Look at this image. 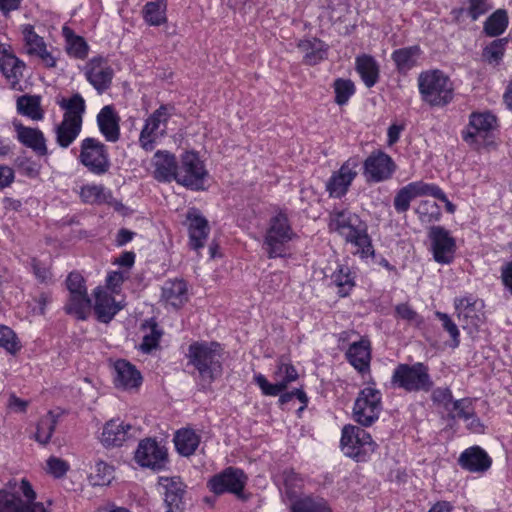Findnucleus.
Wrapping results in <instances>:
<instances>
[{"mask_svg":"<svg viewBox=\"0 0 512 512\" xmlns=\"http://www.w3.org/2000/svg\"><path fill=\"white\" fill-rule=\"evenodd\" d=\"M328 228L337 233L347 243L358 248L362 256L374 254L371 239L368 235L367 224L360 216L348 208H334L329 213Z\"/></svg>","mask_w":512,"mask_h":512,"instance_id":"nucleus-1","label":"nucleus"},{"mask_svg":"<svg viewBox=\"0 0 512 512\" xmlns=\"http://www.w3.org/2000/svg\"><path fill=\"white\" fill-rule=\"evenodd\" d=\"M187 357L189 364L198 371L200 385L208 388L222 375V349L216 342H194L189 346Z\"/></svg>","mask_w":512,"mask_h":512,"instance_id":"nucleus-2","label":"nucleus"},{"mask_svg":"<svg viewBox=\"0 0 512 512\" xmlns=\"http://www.w3.org/2000/svg\"><path fill=\"white\" fill-rule=\"evenodd\" d=\"M16 486L9 482L0 489V512H46L44 504L36 501V493L26 479Z\"/></svg>","mask_w":512,"mask_h":512,"instance_id":"nucleus-3","label":"nucleus"},{"mask_svg":"<svg viewBox=\"0 0 512 512\" xmlns=\"http://www.w3.org/2000/svg\"><path fill=\"white\" fill-rule=\"evenodd\" d=\"M419 92L423 101L431 106L443 107L453 99V85L439 70L426 71L418 77Z\"/></svg>","mask_w":512,"mask_h":512,"instance_id":"nucleus-4","label":"nucleus"},{"mask_svg":"<svg viewBox=\"0 0 512 512\" xmlns=\"http://www.w3.org/2000/svg\"><path fill=\"white\" fill-rule=\"evenodd\" d=\"M287 215L279 212L269 220L264 236L263 248L268 258L284 257L288 244L296 237Z\"/></svg>","mask_w":512,"mask_h":512,"instance_id":"nucleus-5","label":"nucleus"},{"mask_svg":"<svg viewBox=\"0 0 512 512\" xmlns=\"http://www.w3.org/2000/svg\"><path fill=\"white\" fill-rule=\"evenodd\" d=\"M395 387L407 392H428L433 387V381L429 374V368L422 362L399 364L391 378Z\"/></svg>","mask_w":512,"mask_h":512,"instance_id":"nucleus-6","label":"nucleus"},{"mask_svg":"<svg viewBox=\"0 0 512 512\" xmlns=\"http://www.w3.org/2000/svg\"><path fill=\"white\" fill-rule=\"evenodd\" d=\"M341 448L345 455L360 462L375 451L376 443L364 429L349 424L342 429Z\"/></svg>","mask_w":512,"mask_h":512,"instance_id":"nucleus-7","label":"nucleus"},{"mask_svg":"<svg viewBox=\"0 0 512 512\" xmlns=\"http://www.w3.org/2000/svg\"><path fill=\"white\" fill-rule=\"evenodd\" d=\"M78 160L95 175L107 173L111 166L107 146L93 137H87L81 141Z\"/></svg>","mask_w":512,"mask_h":512,"instance_id":"nucleus-8","label":"nucleus"},{"mask_svg":"<svg viewBox=\"0 0 512 512\" xmlns=\"http://www.w3.org/2000/svg\"><path fill=\"white\" fill-rule=\"evenodd\" d=\"M66 287L69 291L66 313L78 320H86L91 313L92 304L83 276L78 272H71L66 279Z\"/></svg>","mask_w":512,"mask_h":512,"instance_id":"nucleus-9","label":"nucleus"},{"mask_svg":"<svg viewBox=\"0 0 512 512\" xmlns=\"http://www.w3.org/2000/svg\"><path fill=\"white\" fill-rule=\"evenodd\" d=\"M382 411V394L375 387L362 389L355 400L353 418L362 426L369 427L378 420Z\"/></svg>","mask_w":512,"mask_h":512,"instance_id":"nucleus-10","label":"nucleus"},{"mask_svg":"<svg viewBox=\"0 0 512 512\" xmlns=\"http://www.w3.org/2000/svg\"><path fill=\"white\" fill-rule=\"evenodd\" d=\"M496 121V117L489 112L472 113L468 126L462 132L463 140L476 149L490 144V135L496 127Z\"/></svg>","mask_w":512,"mask_h":512,"instance_id":"nucleus-11","label":"nucleus"},{"mask_svg":"<svg viewBox=\"0 0 512 512\" xmlns=\"http://www.w3.org/2000/svg\"><path fill=\"white\" fill-rule=\"evenodd\" d=\"M208 173L203 162L195 152H185L178 167L177 183L192 190H203Z\"/></svg>","mask_w":512,"mask_h":512,"instance_id":"nucleus-12","label":"nucleus"},{"mask_svg":"<svg viewBox=\"0 0 512 512\" xmlns=\"http://www.w3.org/2000/svg\"><path fill=\"white\" fill-rule=\"evenodd\" d=\"M248 477L243 470L227 467L219 474L214 475L208 482V487L215 494L232 493L241 500H246L243 490Z\"/></svg>","mask_w":512,"mask_h":512,"instance_id":"nucleus-13","label":"nucleus"},{"mask_svg":"<svg viewBox=\"0 0 512 512\" xmlns=\"http://www.w3.org/2000/svg\"><path fill=\"white\" fill-rule=\"evenodd\" d=\"M169 118L167 106L161 105L145 120L139 136V145L142 149L149 152L155 148L157 140L166 135Z\"/></svg>","mask_w":512,"mask_h":512,"instance_id":"nucleus-14","label":"nucleus"},{"mask_svg":"<svg viewBox=\"0 0 512 512\" xmlns=\"http://www.w3.org/2000/svg\"><path fill=\"white\" fill-rule=\"evenodd\" d=\"M297 378L298 372L295 367L291 363L280 359L273 373L274 383H270L262 374H256L254 381L264 395L277 396L287 388L289 383L297 380Z\"/></svg>","mask_w":512,"mask_h":512,"instance_id":"nucleus-15","label":"nucleus"},{"mask_svg":"<svg viewBox=\"0 0 512 512\" xmlns=\"http://www.w3.org/2000/svg\"><path fill=\"white\" fill-rule=\"evenodd\" d=\"M454 304L462 328L470 334L478 331L485 321L483 301L469 296L455 299Z\"/></svg>","mask_w":512,"mask_h":512,"instance_id":"nucleus-16","label":"nucleus"},{"mask_svg":"<svg viewBox=\"0 0 512 512\" xmlns=\"http://www.w3.org/2000/svg\"><path fill=\"white\" fill-rule=\"evenodd\" d=\"M428 237L435 261L440 264L451 263L456 251V242L449 231L442 226H432Z\"/></svg>","mask_w":512,"mask_h":512,"instance_id":"nucleus-17","label":"nucleus"},{"mask_svg":"<svg viewBox=\"0 0 512 512\" xmlns=\"http://www.w3.org/2000/svg\"><path fill=\"white\" fill-rule=\"evenodd\" d=\"M135 459L143 467L159 470L165 466L167 450L156 440L147 438L139 443Z\"/></svg>","mask_w":512,"mask_h":512,"instance_id":"nucleus-18","label":"nucleus"},{"mask_svg":"<svg viewBox=\"0 0 512 512\" xmlns=\"http://www.w3.org/2000/svg\"><path fill=\"white\" fill-rule=\"evenodd\" d=\"M84 74L87 81L102 94L111 86L114 72L103 57H94L86 63Z\"/></svg>","mask_w":512,"mask_h":512,"instance_id":"nucleus-19","label":"nucleus"},{"mask_svg":"<svg viewBox=\"0 0 512 512\" xmlns=\"http://www.w3.org/2000/svg\"><path fill=\"white\" fill-rule=\"evenodd\" d=\"M392 158L382 151L372 153L364 162V174L368 181L381 182L389 179L395 171Z\"/></svg>","mask_w":512,"mask_h":512,"instance_id":"nucleus-20","label":"nucleus"},{"mask_svg":"<svg viewBox=\"0 0 512 512\" xmlns=\"http://www.w3.org/2000/svg\"><path fill=\"white\" fill-rule=\"evenodd\" d=\"M184 225L188 229L190 247L194 250L203 248L210 231L205 217L196 208H190L186 213Z\"/></svg>","mask_w":512,"mask_h":512,"instance_id":"nucleus-21","label":"nucleus"},{"mask_svg":"<svg viewBox=\"0 0 512 512\" xmlns=\"http://www.w3.org/2000/svg\"><path fill=\"white\" fill-rule=\"evenodd\" d=\"M159 487L163 490L166 512H183L185 485L179 477H160Z\"/></svg>","mask_w":512,"mask_h":512,"instance_id":"nucleus-22","label":"nucleus"},{"mask_svg":"<svg viewBox=\"0 0 512 512\" xmlns=\"http://www.w3.org/2000/svg\"><path fill=\"white\" fill-rule=\"evenodd\" d=\"M357 162L346 161L338 172L334 173L326 184V189L331 197L341 198L348 191L349 186L357 175Z\"/></svg>","mask_w":512,"mask_h":512,"instance_id":"nucleus-23","label":"nucleus"},{"mask_svg":"<svg viewBox=\"0 0 512 512\" xmlns=\"http://www.w3.org/2000/svg\"><path fill=\"white\" fill-rule=\"evenodd\" d=\"M93 294L94 305L92 308L97 320L102 323H109L123 306L102 287H97Z\"/></svg>","mask_w":512,"mask_h":512,"instance_id":"nucleus-24","label":"nucleus"},{"mask_svg":"<svg viewBox=\"0 0 512 512\" xmlns=\"http://www.w3.org/2000/svg\"><path fill=\"white\" fill-rule=\"evenodd\" d=\"M25 63L17 58L9 47L0 45V71L9 81L11 87L16 89L23 77Z\"/></svg>","mask_w":512,"mask_h":512,"instance_id":"nucleus-25","label":"nucleus"},{"mask_svg":"<svg viewBox=\"0 0 512 512\" xmlns=\"http://www.w3.org/2000/svg\"><path fill=\"white\" fill-rule=\"evenodd\" d=\"M18 141L30 148L38 156H46L48 149L43 132L37 128L26 127L20 122L13 123Z\"/></svg>","mask_w":512,"mask_h":512,"instance_id":"nucleus-26","label":"nucleus"},{"mask_svg":"<svg viewBox=\"0 0 512 512\" xmlns=\"http://www.w3.org/2000/svg\"><path fill=\"white\" fill-rule=\"evenodd\" d=\"M120 117L112 105L104 106L97 115V124L106 141L115 143L120 138Z\"/></svg>","mask_w":512,"mask_h":512,"instance_id":"nucleus-27","label":"nucleus"},{"mask_svg":"<svg viewBox=\"0 0 512 512\" xmlns=\"http://www.w3.org/2000/svg\"><path fill=\"white\" fill-rule=\"evenodd\" d=\"M114 382L123 389L138 388L142 383V375L129 361L120 359L114 363Z\"/></svg>","mask_w":512,"mask_h":512,"instance_id":"nucleus-28","label":"nucleus"},{"mask_svg":"<svg viewBox=\"0 0 512 512\" xmlns=\"http://www.w3.org/2000/svg\"><path fill=\"white\" fill-rule=\"evenodd\" d=\"M460 466L470 472H485L492 464L491 457L484 449L473 446L464 450L458 460Z\"/></svg>","mask_w":512,"mask_h":512,"instance_id":"nucleus-29","label":"nucleus"},{"mask_svg":"<svg viewBox=\"0 0 512 512\" xmlns=\"http://www.w3.org/2000/svg\"><path fill=\"white\" fill-rule=\"evenodd\" d=\"M131 430L135 429L130 424H125L119 419H112L104 425L101 442L106 447L121 446L132 436Z\"/></svg>","mask_w":512,"mask_h":512,"instance_id":"nucleus-30","label":"nucleus"},{"mask_svg":"<svg viewBox=\"0 0 512 512\" xmlns=\"http://www.w3.org/2000/svg\"><path fill=\"white\" fill-rule=\"evenodd\" d=\"M154 167V178L162 182L176 180L178 166L176 158L168 151H157L152 161Z\"/></svg>","mask_w":512,"mask_h":512,"instance_id":"nucleus-31","label":"nucleus"},{"mask_svg":"<svg viewBox=\"0 0 512 512\" xmlns=\"http://www.w3.org/2000/svg\"><path fill=\"white\" fill-rule=\"evenodd\" d=\"M349 363L360 373H365L370 369L371 347L367 339H361L350 345L346 352Z\"/></svg>","mask_w":512,"mask_h":512,"instance_id":"nucleus-32","label":"nucleus"},{"mask_svg":"<svg viewBox=\"0 0 512 512\" xmlns=\"http://www.w3.org/2000/svg\"><path fill=\"white\" fill-rule=\"evenodd\" d=\"M297 47L306 65L314 66L327 57V46L317 38L300 40Z\"/></svg>","mask_w":512,"mask_h":512,"instance_id":"nucleus-33","label":"nucleus"},{"mask_svg":"<svg viewBox=\"0 0 512 512\" xmlns=\"http://www.w3.org/2000/svg\"><path fill=\"white\" fill-rule=\"evenodd\" d=\"M56 103L62 110H64L63 119L82 124L86 106L85 101L80 94L76 93L70 98L57 97Z\"/></svg>","mask_w":512,"mask_h":512,"instance_id":"nucleus-34","label":"nucleus"},{"mask_svg":"<svg viewBox=\"0 0 512 512\" xmlns=\"http://www.w3.org/2000/svg\"><path fill=\"white\" fill-rule=\"evenodd\" d=\"M356 71L368 88L373 87L378 82L379 65L372 56L363 54L356 57Z\"/></svg>","mask_w":512,"mask_h":512,"instance_id":"nucleus-35","label":"nucleus"},{"mask_svg":"<svg viewBox=\"0 0 512 512\" xmlns=\"http://www.w3.org/2000/svg\"><path fill=\"white\" fill-rule=\"evenodd\" d=\"M81 129L82 124L62 119L54 128L56 143L61 148H68L77 139Z\"/></svg>","mask_w":512,"mask_h":512,"instance_id":"nucleus-36","label":"nucleus"},{"mask_svg":"<svg viewBox=\"0 0 512 512\" xmlns=\"http://www.w3.org/2000/svg\"><path fill=\"white\" fill-rule=\"evenodd\" d=\"M421 50L419 46H410L400 48L392 53V60L394 61L397 70L400 73H406L417 64Z\"/></svg>","mask_w":512,"mask_h":512,"instance_id":"nucleus-37","label":"nucleus"},{"mask_svg":"<svg viewBox=\"0 0 512 512\" xmlns=\"http://www.w3.org/2000/svg\"><path fill=\"white\" fill-rule=\"evenodd\" d=\"M162 297L172 306L179 307L187 300V285L184 280L166 281L162 288Z\"/></svg>","mask_w":512,"mask_h":512,"instance_id":"nucleus-38","label":"nucleus"},{"mask_svg":"<svg viewBox=\"0 0 512 512\" xmlns=\"http://www.w3.org/2000/svg\"><path fill=\"white\" fill-rule=\"evenodd\" d=\"M66 40V51L70 56L77 59H84L88 55L89 46L83 37L75 35L73 30L67 26L62 29Z\"/></svg>","mask_w":512,"mask_h":512,"instance_id":"nucleus-39","label":"nucleus"},{"mask_svg":"<svg viewBox=\"0 0 512 512\" xmlns=\"http://www.w3.org/2000/svg\"><path fill=\"white\" fill-rule=\"evenodd\" d=\"M174 442L177 451L183 456L194 454L200 443V437L191 429L177 431Z\"/></svg>","mask_w":512,"mask_h":512,"instance_id":"nucleus-40","label":"nucleus"},{"mask_svg":"<svg viewBox=\"0 0 512 512\" xmlns=\"http://www.w3.org/2000/svg\"><path fill=\"white\" fill-rule=\"evenodd\" d=\"M17 110L20 114L25 115L32 120H41L44 112L41 108L40 96L23 95L17 99Z\"/></svg>","mask_w":512,"mask_h":512,"instance_id":"nucleus-41","label":"nucleus"},{"mask_svg":"<svg viewBox=\"0 0 512 512\" xmlns=\"http://www.w3.org/2000/svg\"><path fill=\"white\" fill-rule=\"evenodd\" d=\"M57 422V416L52 411H49L39 419L34 439L41 445H47L56 429Z\"/></svg>","mask_w":512,"mask_h":512,"instance_id":"nucleus-42","label":"nucleus"},{"mask_svg":"<svg viewBox=\"0 0 512 512\" xmlns=\"http://www.w3.org/2000/svg\"><path fill=\"white\" fill-rule=\"evenodd\" d=\"M167 1L147 2L142 10L143 19L150 26H161L167 22Z\"/></svg>","mask_w":512,"mask_h":512,"instance_id":"nucleus-43","label":"nucleus"},{"mask_svg":"<svg viewBox=\"0 0 512 512\" xmlns=\"http://www.w3.org/2000/svg\"><path fill=\"white\" fill-rule=\"evenodd\" d=\"M333 284L338 288V294L341 297L347 296L355 286L354 277L351 275L350 268L340 265L331 276Z\"/></svg>","mask_w":512,"mask_h":512,"instance_id":"nucleus-44","label":"nucleus"},{"mask_svg":"<svg viewBox=\"0 0 512 512\" xmlns=\"http://www.w3.org/2000/svg\"><path fill=\"white\" fill-rule=\"evenodd\" d=\"M508 26V15L505 10L499 9L490 15L484 23V31L490 37L501 35Z\"/></svg>","mask_w":512,"mask_h":512,"instance_id":"nucleus-45","label":"nucleus"},{"mask_svg":"<svg viewBox=\"0 0 512 512\" xmlns=\"http://www.w3.org/2000/svg\"><path fill=\"white\" fill-rule=\"evenodd\" d=\"M508 40L500 38L493 40L482 52V58L490 65L497 66L502 61Z\"/></svg>","mask_w":512,"mask_h":512,"instance_id":"nucleus-46","label":"nucleus"},{"mask_svg":"<svg viewBox=\"0 0 512 512\" xmlns=\"http://www.w3.org/2000/svg\"><path fill=\"white\" fill-rule=\"evenodd\" d=\"M291 512H332V510L323 499L305 497L292 503Z\"/></svg>","mask_w":512,"mask_h":512,"instance_id":"nucleus-47","label":"nucleus"},{"mask_svg":"<svg viewBox=\"0 0 512 512\" xmlns=\"http://www.w3.org/2000/svg\"><path fill=\"white\" fill-rule=\"evenodd\" d=\"M22 32L27 54L35 56L46 48L43 38L35 33L33 26L25 25Z\"/></svg>","mask_w":512,"mask_h":512,"instance_id":"nucleus-48","label":"nucleus"},{"mask_svg":"<svg viewBox=\"0 0 512 512\" xmlns=\"http://www.w3.org/2000/svg\"><path fill=\"white\" fill-rule=\"evenodd\" d=\"M413 198L420 196L431 195L436 199H444L445 193L434 184H427L423 181H416L406 185Z\"/></svg>","mask_w":512,"mask_h":512,"instance_id":"nucleus-49","label":"nucleus"},{"mask_svg":"<svg viewBox=\"0 0 512 512\" xmlns=\"http://www.w3.org/2000/svg\"><path fill=\"white\" fill-rule=\"evenodd\" d=\"M416 213L423 223H433L440 219L441 209L435 201L424 200L421 201L416 208Z\"/></svg>","mask_w":512,"mask_h":512,"instance_id":"nucleus-50","label":"nucleus"},{"mask_svg":"<svg viewBox=\"0 0 512 512\" xmlns=\"http://www.w3.org/2000/svg\"><path fill=\"white\" fill-rule=\"evenodd\" d=\"M113 478V467L104 461H98L95 464V470L90 475V482L94 486H104L111 482Z\"/></svg>","mask_w":512,"mask_h":512,"instance_id":"nucleus-51","label":"nucleus"},{"mask_svg":"<svg viewBox=\"0 0 512 512\" xmlns=\"http://www.w3.org/2000/svg\"><path fill=\"white\" fill-rule=\"evenodd\" d=\"M284 486L286 495L292 499L295 498L303 486L302 477L294 470H285L283 472Z\"/></svg>","mask_w":512,"mask_h":512,"instance_id":"nucleus-52","label":"nucleus"},{"mask_svg":"<svg viewBox=\"0 0 512 512\" xmlns=\"http://www.w3.org/2000/svg\"><path fill=\"white\" fill-rule=\"evenodd\" d=\"M0 347L10 354H15L21 348L20 342L14 331L4 325H0Z\"/></svg>","mask_w":512,"mask_h":512,"instance_id":"nucleus-53","label":"nucleus"},{"mask_svg":"<svg viewBox=\"0 0 512 512\" xmlns=\"http://www.w3.org/2000/svg\"><path fill=\"white\" fill-rule=\"evenodd\" d=\"M448 415L452 419L460 418L464 420H469L474 415L472 401L469 398L455 400Z\"/></svg>","mask_w":512,"mask_h":512,"instance_id":"nucleus-54","label":"nucleus"},{"mask_svg":"<svg viewBox=\"0 0 512 512\" xmlns=\"http://www.w3.org/2000/svg\"><path fill=\"white\" fill-rule=\"evenodd\" d=\"M335 102L338 105H344L354 94V84L350 80L337 79L334 82Z\"/></svg>","mask_w":512,"mask_h":512,"instance_id":"nucleus-55","label":"nucleus"},{"mask_svg":"<svg viewBox=\"0 0 512 512\" xmlns=\"http://www.w3.org/2000/svg\"><path fill=\"white\" fill-rule=\"evenodd\" d=\"M143 328L149 329V332L144 334L140 348L143 352L149 353L152 349L157 347L162 332L158 329L156 323H148V325H144Z\"/></svg>","mask_w":512,"mask_h":512,"instance_id":"nucleus-56","label":"nucleus"},{"mask_svg":"<svg viewBox=\"0 0 512 512\" xmlns=\"http://www.w3.org/2000/svg\"><path fill=\"white\" fill-rule=\"evenodd\" d=\"M432 401L443 408L449 413L452 405L454 404L452 392L449 388L438 387L433 390L431 395Z\"/></svg>","mask_w":512,"mask_h":512,"instance_id":"nucleus-57","label":"nucleus"},{"mask_svg":"<svg viewBox=\"0 0 512 512\" xmlns=\"http://www.w3.org/2000/svg\"><path fill=\"white\" fill-rule=\"evenodd\" d=\"M436 317L441 321L442 327L449 333L453 340V347H457L460 343L459 330L457 325L446 313L436 312Z\"/></svg>","mask_w":512,"mask_h":512,"instance_id":"nucleus-58","label":"nucleus"},{"mask_svg":"<svg viewBox=\"0 0 512 512\" xmlns=\"http://www.w3.org/2000/svg\"><path fill=\"white\" fill-rule=\"evenodd\" d=\"M412 194L409 192L406 186L402 187L396 194L394 198V207L398 213L406 212L410 203L413 200Z\"/></svg>","mask_w":512,"mask_h":512,"instance_id":"nucleus-59","label":"nucleus"},{"mask_svg":"<svg viewBox=\"0 0 512 512\" xmlns=\"http://www.w3.org/2000/svg\"><path fill=\"white\" fill-rule=\"evenodd\" d=\"M47 468L50 474H52L56 478H60L66 474V472L69 469V465L66 461L60 458L50 457L47 460Z\"/></svg>","mask_w":512,"mask_h":512,"instance_id":"nucleus-60","label":"nucleus"},{"mask_svg":"<svg viewBox=\"0 0 512 512\" xmlns=\"http://www.w3.org/2000/svg\"><path fill=\"white\" fill-rule=\"evenodd\" d=\"M491 9L487 0H469L468 13L473 20L487 13Z\"/></svg>","mask_w":512,"mask_h":512,"instance_id":"nucleus-61","label":"nucleus"},{"mask_svg":"<svg viewBox=\"0 0 512 512\" xmlns=\"http://www.w3.org/2000/svg\"><path fill=\"white\" fill-rule=\"evenodd\" d=\"M103 193V188L97 185H87L81 189V198L88 203L98 201Z\"/></svg>","mask_w":512,"mask_h":512,"instance_id":"nucleus-62","label":"nucleus"},{"mask_svg":"<svg viewBox=\"0 0 512 512\" xmlns=\"http://www.w3.org/2000/svg\"><path fill=\"white\" fill-rule=\"evenodd\" d=\"M32 268L36 278L42 283H48L52 279L50 269L42 265L38 260L32 259Z\"/></svg>","mask_w":512,"mask_h":512,"instance_id":"nucleus-63","label":"nucleus"},{"mask_svg":"<svg viewBox=\"0 0 512 512\" xmlns=\"http://www.w3.org/2000/svg\"><path fill=\"white\" fill-rule=\"evenodd\" d=\"M397 315L407 321L416 322L418 320V314L408 305L399 304L396 306Z\"/></svg>","mask_w":512,"mask_h":512,"instance_id":"nucleus-64","label":"nucleus"}]
</instances>
